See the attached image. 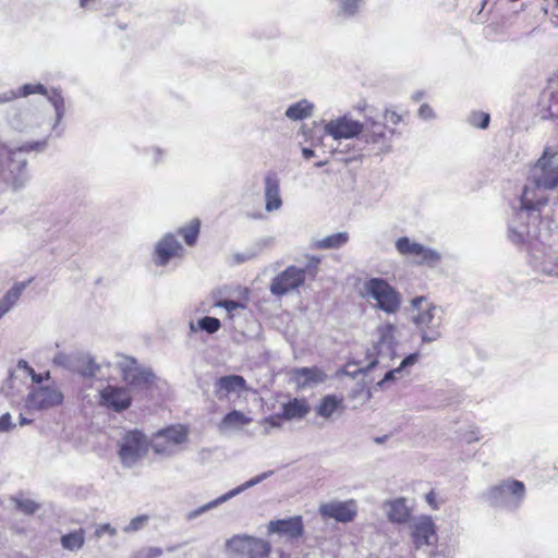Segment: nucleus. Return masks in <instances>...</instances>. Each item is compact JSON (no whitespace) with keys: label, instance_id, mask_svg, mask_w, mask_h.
<instances>
[{"label":"nucleus","instance_id":"f257e3e1","mask_svg":"<svg viewBox=\"0 0 558 558\" xmlns=\"http://www.w3.org/2000/svg\"><path fill=\"white\" fill-rule=\"evenodd\" d=\"M558 186V153L546 147L535 165L530 169L527 182L520 199V219L525 217L537 222L542 209L547 205L548 198L544 191Z\"/></svg>","mask_w":558,"mask_h":558},{"label":"nucleus","instance_id":"f03ea898","mask_svg":"<svg viewBox=\"0 0 558 558\" xmlns=\"http://www.w3.org/2000/svg\"><path fill=\"white\" fill-rule=\"evenodd\" d=\"M19 367L28 372L33 383L25 399L28 411H48L63 403V392L50 379V372L36 373L25 361H20Z\"/></svg>","mask_w":558,"mask_h":558},{"label":"nucleus","instance_id":"7ed1b4c3","mask_svg":"<svg viewBox=\"0 0 558 558\" xmlns=\"http://www.w3.org/2000/svg\"><path fill=\"white\" fill-rule=\"evenodd\" d=\"M411 305L416 311L413 323L421 330L422 341L434 342L438 340L441 337L444 308L425 296L414 298Z\"/></svg>","mask_w":558,"mask_h":558},{"label":"nucleus","instance_id":"20e7f679","mask_svg":"<svg viewBox=\"0 0 558 558\" xmlns=\"http://www.w3.org/2000/svg\"><path fill=\"white\" fill-rule=\"evenodd\" d=\"M524 496V484L511 478L499 482L484 494L490 506L508 511L517 510L522 505Z\"/></svg>","mask_w":558,"mask_h":558},{"label":"nucleus","instance_id":"39448f33","mask_svg":"<svg viewBox=\"0 0 558 558\" xmlns=\"http://www.w3.org/2000/svg\"><path fill=\"white\" fill-rule=\"evenodd\" d=\"M363 298L373 300L375 306L387 314H395L401 305V295L386 280L372 278L364 282Z\"/></svg>","mask_w":558,"mask_h":558},{"label":"nucleus","instance_id":"423d86ee","mask_svg":"<svg viewBox=\"0 0 558 558\" xmlns=\"http://www.w3.org/2000/svg\"><path fill=\"white\" fill-rule=\"evenodd\" d=\"M187 436V427L172 425L157 432L150 440V447L156 454L172 457L180 451L181 445L186 442Z\"/></svg>","mask_w":558,"mask_h":558},{"label":"nucleus","instance_id":"0eeeda50","mask_svg":"<svg viewBox=\"0 0 558 558\" xmlns=\"http://www.w3.org/2000/svg\"><path fill=\"white\" fill-rule=\"evenodd\" d=\"M123 381L132 387L146 389L150 387L155 380V374L148 367L142 366L131 356L119 355L116 363Z\"/></svg>","mask_w":558,"mask_h":558},{"label":"nucleus","instance_id":"6e6552de","mask_svg":"<svg viewBox=\"0 0 558 558\" xmlns=\"http://www.w3.org/2000/svg\"><path fill=\"white\" fill-rule=\"evenodd\" d=\"M25 113L15 104H13V101L7 102L4 105V111L0 114V128L5 136L2 142L10 146L33 145L34 147L31 150H41L45 146V142L19 144L12 138L10 132H22L25 129Z\"/></svg>","mask_w":558,"mask_h":558},{"label":"nucleus","instance_id":"1a4fd4ad","mask_svg":"<svg viewBox=\"0 0 558 558\" xmlns=\"http://www.w3.org/2000/svg\"><path fill=\"white\" fill-rule=\"evenodd\" d=\"M226 549L247 558H265L270 553V544L262 538L238 534L227 539Z\"/></svg>","mask_w":558,"mask_h":558},{"label":"nucleus","instance_id":"9d476101","mask_svg":"<svg viewBox=\"0 0 558 558\" xmlns=\"http://www.w3.org/2000/svg\"><path fill=\"white\" fill-rule=\"evenodd\" d=\"M147 438L138 430L129 432L120 441L119 456L125 466H132L147 452Z\"/></svg>","mask_w":558,"mask_h":558},{"label":"nucleus","instance_id":"9b49d317","mask_svg":"<svg viewBox=\"0 0 558 558\" xmlns=\"http://www.w3.org/2000/svg\"><path fill=\"white\" fill-rule=\"evenodd\" d=\"M304 282L305 270L295 266H289L271 280L269 290L275 296H283L298 291Z\"/></svg>","mask_w":558,"mask_h":558},{"label":"nucleus","instance_id":"f8f14e48","mask_svg":"<svg viewBox=\"0 0 558 558\" xmlns=\"http://www.w3.org/2000/svg\"><path fill=\"white\" fill-rule=\"evenodd\" d=\"M364 123L353 120L349 116H342L325 123L324 132L333 140H350L361 135Z\"/></svg>","mask_w":558,"mask_h":558},{"label":"nucleus","instance_id":"ddd939ff","mask_svg":"<svg viewBox=\"0 0 558 558\" xmlns=\"http://www.w3.org/2000/svg\"><path fill=\"white\" fill-rule=\"evenodd\" d=\"M319 513L325 519H333L340 523L352 522L357 514V504L354 499L325 502L319 506Z\"/></svg>","mask_w":558,"mask_h":558},{"label":"nucleus","instance_id":"4468645a","mask_svg":"<svg viewBox=\"0 0 558 558\" xmlns=\"http://www.w3.org/2000/svg\"><path fill=\"white\" fill-rule=\"evenodd\" d=\"M395 332L396 326L392 324H381L377 327V342L374 347L376 359L369 363V367L381 363L385 359H391L395 354Z\"/></svg>","mask_w":558,"mask_h":558},{"label":"nucleus","instance_id":"2eb2a0df","mask_svg":"<svg viewBox=\"0 0 558 558\" xmlns=\"http://www.w3.org/2000/svg\"><path fill=\"white\" fill-rule=\"evenodd\" d=\"M132 402L129 388L107 385L99 390V404L114 412L126 410Z\"/></svg>","mask_w":558,"mask_h":558},{"label":"nucleus","instance_id":"dca6fc26","mask_svg":"<svg viewBox=\"0 0 558 558\" xmlns=\"http://www.w3.org/2000/svg\"><path fill=\"white\" fill-rule=\"evenodd\" d=\"M269 534H277L287 541L298 539L303 535L304 525L302 517L295 515L288 519L272 520L268 523Z\"/></svg>","mask_w":558,"mask_h":558},{"label":"nucleus","instance_id":"f3484780","mask_svg":"<svg viewBox=\"0 0 558 558\" xmlns=\"http://www.w3.org/2000/svg\"><path fill=\"white\" fill-rule=\"evenodd\" d=\"M411 536L417 548L434 544L436 531L433 519L428 515L415 518L411 523Z\"/></svg>","mask_w":558,"mask_h":558},{"label":"nucleus","instance_id":"a211bd4d","mask_svg":"<svg viewBox=\"0 0 558 558\" xmlns=\"http://www.w3.org/2000/svg\"><path fill=\"white\" fill-rule=\"evenodd\" d=\"M246 389V381L240 375L222 376L214 384V393L219 400L229 399L231 396L239 397Z\"/></svg>","mask_w":558,"mask_h":558},{"label":"nucleus","instance_id":"6ab92c4d","mask_svg":"<svg viewBox=\"0 0 558 558\" xmlns=\"http://www.w3.org/2000/svg\"><path fill=\"white\" fill-rule=\"evenodd\" d=\"M362 136L365 143L376 145L380 153H388L391 148L390 138L385 132V125L371 117L366 116Z\"/></svg>","mask_w":558,"mask_h":558},{"label":"nucleus","instance_id":"aec40b11","mask_svg":"<svg viewBox=\"0 0 558 558\" xmlns=\"http://www.w3.org/2000/svg\"><path fill=\"white\" fill-rule=\"evenodd\" d=\"M547 246H530L529 263L536 270L547 276L558 277V263H545L543 258H554V252Z\"/></svg>","mask_w":558,"mask_h":558},{"label":"nucleus","instance_id":"412c9836","mask_svg":"<svg viewBox=\"0 0 558 558\" xmlns=\"http://www.w3.org/2000/svg\"><path fill=\"white\" fill-rule=\"evenodd\" d=\"M265 210L267 213L278 211L282 205L280 194V181L276 172L269 171L264 179Z\"/></svg>","mask_w":558,"mask_h":558},{"label":"nucleus","instance_id":"4be33fe9","mask_svg":"<svg viewBox=\"0 0 558 558\" xmlns=\"http://www.w3.org/2000/svg\"><path fill=\"white\" fill-rule=\"evenodd\" d=\"M400 254L410 262L420 265L435 266L440 260V255L426 246H397Z\"/></svg>","mask_w":558,"mask_h":558},{"label":"nucleus","instance_id":"5701e85b","mask_svg":"<svg viewBox=\"0 0 558 558\" xmlns=\"http://www.w3.org/2000/svg\"><path fill=\"white\" fill-rule=\"evenodd\" d=\"M327 378V375L317 366L300 367L292 371V379L299 388H312Z\"/></svg>","mask_w":558,"mask_h":558},{"label":"nucleus","instance_id":"b1692460","mask_svg":"<svg viewBox=\"0 0 558 558\" xmlns=\"http://www.w3.org/2000/svg\"><path fill=\"white\" fill-rule=\"evenodd\" d=\"M384 509L389 521L393 523H404L409 520L411 510L407 505L404 498H397L387 500L384 504Z\"/></svg>","mask_w":558,"mask_h":558},{"label":"nucleus","instance_id":"393cba45","mask_svg":"<svg viewBox=\"0 0 558 558\" xmlns=\"http://www.w3.org/2000/svg\"><path fill=\"white\" fill-rule=\"evenodd\" d=\"M31 279L14 283L0 299V319L8 314L19 302L24 290L31 283Z\"/></svg>","mask_w":558,"mask_h":558},{"label":"nucleus","instance_id":"a878e982","mask_svg":"<svg viewBox=\"0 0 558 558\" xmlns=\"http://www.w3.org/2000/svg\"><path fill=\"white\" fill-rule=\"evenodd\" d=\"M310 410L305 399L294 398L282 404V416L287 421L302 420L310 413Z\"/></svg>","mask_w":558,"mask_h":558},{"label":"nucleus","instance_id":"bb28decb","mask_svg":"<svg viewBox=\"0 0 558 558\" xmlns=\"http://www.w3.org/2000/svg\"><path fill=\"white\" fill-rule=\"evenodd\" d=\"M344 409L343 398L337 395L325 396L316 408L317 415L330 418L333 414Z\"/></svg>","mask_w":558,"mask_h":558},{"label":"nucleus","instance_id":"cd10ccee","mask_svg":"<svg viewBox=\"0 0 558 558\" xmlns=\"http://www.w3.org/2000/svg\"><path fill=\"white\" fill-rule=\"evenodd\" d=\"M183 254V246H156L153 254V262L157 266H165L172 259L181 258Z\"/></svg>","mask_w":558,"mask_h":558},{"label":"nucleus","instance_id":"c85d7f7f","mask_svg":"<svg viewBox=\"0 0 558 558\" xmlns=\"http://www.w3.org/2000/svg\"><path fill=\"white\" fill-rule=\"evenodd\" d=\"M252 422L251 417H247L243 412L233 410L229 412L225 417L221 420L219 424V429L221 432L230 430L240 428L244 425H247Z\"/></svg>","mask_w":558,"mask_h":558},{"label":"nucleus","instance_id":"c756f323","mask_svg":"<svg viewBox=\"0 0 558 558\" xmlns=\"http://www.w3.org/2000/svg\"><path fill=\"white\" fill-rule=\"evenodd\" d=\"M313 110L314 105L306 99H302L288 107L286 117L293 121L303 120L311 117Z\"/></svg>","mask_w":558,"mask_h":558},{"label":"nucleus","instance_id":"7c9ffc66","mask_svg":"<svg viewBox=\"0 0 558 558\" xmlns=\"http://www.w3.org/2000/svg\"><path fill=\"white\" fill-rule=\"evenodd\" d=\"M417 360H418L417 353L410 354L400 363V365L397 368L388 371L385 374L384 378L380 381H378L377 385L379 387H385V385L387 383L393 381L397 378L401 377L404 368L414 365L417 362Z\"/></svg>","mask_w":558,"mask_h":558},{"label":"nucleus","instance_id":"2f4dec72","mask_svg":"<svg viewBox=\"0 0 558 558\" xmlns=\"http://www.w3.org/2000/svg\"><path fill=\"white\" fill-rule=\"evenodd\" d=\"M72 368L84 377H92L98 371V365L90 356L80 355L72 363Z\"/></svg>","mask_w":558,"mask_h":558},{"label":"nucleus","instance_id":"473e14b6","mask_svg":"<svg viewBox=\"0 0 558 558\" xmlns=\"http://www.w3.org/2000/svg\"><path fill=\"white\" fill-rule=\"evenodd\" d=\"M85 542V533L78 529L72 533L65 534L61 537V545L63 548L75 551L83 547Z\"/></svg>","mask_w":558,"mask_h":558},{"label":"nucleus","instance_id":"72a5a7b5","mask_svg":"<svg viewBox=\"0 0 558 558\" xmlns=\"http://www.w3.org/2000/svg\"><path fill=\"white\" fill-rule=\"evenodd\" d=\"M46 96L56 111V122L53 125V129H56V126L60 123L65 113L64 98L58 89H52L50 93L48 92V95Z\"/></svg>","mask_w":558,"mask_h":558},{"label":"nucleus","instance_id":"f704fd0d","mask_svg":"<svg viewBox=\"0 0 558 558\" xmlns=\"http://www.w3.org/2000/svg\"><path fill=\"white\" fill-rule=\"evenodd\" d=\"M226 501H228V498H227L226 494H223V495L219 496L218 498H216V499H214L194 510L189 511L185 514V520L193 521L196 518H198L199 515L206 513L209 510L217 508L218 506L222 505Z\"/></svg>","mask_w":558,"mask_h":558},{"label":"nucleus","instance_id":"c9c22d12","mask_svg":"<svg viewBox=\"0 0 558 558\" xmlns=\"http://www.w3.org/2000/svg\"><path fill=\"white\" fill-rule=\"evenodd\" d=\"M274 473V471H267V472H264L255 477H252L251 480L246 481L245 483L241 484L240 486L229 490L228 493H226V496L229 499L238 496L239 494H241L242 492L262 483L263 481H265L266 478H268L269 476H271Z\"/></svg>","mask_w":558,"mask_h":558},{"label":"nucleus","instance_id":"e433bc0d","mask_svg":"<svg viewBox=\"0 0 558 558\" xmlns=\"http://www.w3.org/2000/svg\"><path fill=\"white\" fill-rule=\"evenodd\" d=\"M201 221L198 219L191 220L187 225L181 227L178 233L183 236L186 244H194L198 238Z\"/></svg>","mask_w":558,"mask_h":558},{"label":"nucleus","instance_id":"4c0bfd02","mask_svg":"<svg viewBox=\"0 0 558 558\" xmlns=\"http://www.w3.org/2000/svg\"><path fill=\"white\" fill-rule=\"evenodd\" d=\"M150 517L148 514H140L130 520V522L122 527L124 533H135L143 530L149 522Z\"/></svg>","mask_w":558,"mask_h":558},{"label":"nucleus","instance_id":"58836bf2","mask_svg":"<svg viewBox=\"0 0 558 558\" xmlns=\"http://www.w3.org/2000/svg\"><path fill=\"white\" fill-rule=\"evenodd\" d=\"M197 327L209 335L216 333L220 327L221 323L218 318L211 316H205L197 320Z\"/></svg>","mask_w":558,"mask_h":558},{"label":"nucleus","instance_id":"ea45409f","mask_svg":"<svg viewBox=\"0 0 558 558\" xmlns=\"http://www.w3.org/2000/svg\"><path fill=\"white\" fill-rule=\"evenodd\" d=\"M338 2L339 14L351 17L359 12L362 0H338Z\"/></svg>","mask_w":558,"mask_h":558},{"label":"nucleus","instance_id":"a19ab883","mask_svg":"<svg viewBox=\"0 0 558 558\" xmlns=\"http://www.w3.org/2000/svg\"><path fill=\"white\" fill-rule=\"evenodd\" d=\"M258 253L259 252H258V250H256V247L246 246L241 252H235L232 254L231 263L233 265H239V264L245 263L247 260H251L255 256H257Z\"/></svg>","mask_w":558,"mask_h":558},{"label":"nucleus","instance_id":"79ce46f5","mask_svg":"<svg viewBox=\"0 0 558 558\" xmlns=\"http://www.w3.org/2000/svg\"><path fill=\"white\" fill-rule=\"evenodd\" d=\"M12 501L14 502L16 509L25 514H32L39 508L38 504L29 498L14 497L12 498Z\"/></svg>","mask_w":558,"mask_h":558},{"label":"nucleus","instance_id":"37998d69","mask_svg":"<svg viewBox=\"0 0 558 558\" xmlns=\"http://www.w3.org/2000/svg\"><path fill=\"white\" fill-rule=\"evenodd\" d=\"M214 305L216 307L225 308L230 318H233V313L236 310H244L245 308V304L244 303L238 302V301H232V300H220V301H217Z\"/></svg>","mask_w":558,"mask_h":558},{"label":"nucleus","instance_id":"c03bdc74","mask_svg":"<svg viewBox=\"0 0 558 558\" xmlns=\"http://www.w3.org/2000/svg\"><path fill=\"white\" fill-rule=\"evenodd\" d=\"M350 240L348 232H337L325 236L324 239L315 242L314 244H343Z\"/></svg>","mask_w":558,"mask_h":558},{"label":"nucleus","instance_id":"a18cd8bd","mask_svg":"<svg viewBox=\"0 0 558 558\" xmlns=\"http://www.w3.org/2000/svg\"><path fill=\"white\" fill-rule=\"evenodd\" d=\"M282 413L270 415L262 421V425L265 427V434H269L271 428H280L282 426Z\"/></svg>","mask_w":558,"mask_h":558},{"label":"nucleus","instance_id":"49530a36","mask_svg":"<svg viewBox=\"0 0 558 558\" xmlns=\"http://www.w3.org/2000/svg\"><path fill=\"white\" fill-rule=\"evenodd\" d=\"M489 114L484 112H474L470 117V122L472 125L480 128V129H486L489 124Z\"/></svg>","mask_w":558,"mask_h":558},{"label":"nucleus","instance_id":"de8ad7c7","mask_svg":"<svg viewBox=\"0 0 558 558\" xmlns=\"http://www.w3.org/2000/svg\"><path fill=\"white\" fill-rule=\"evenodd\" d=\"M105 534H108L112 537H114L118 534V531L114 526H112L109 523L99 524L95 531V535L100 538Z\"/></svg>","mask_w":558,"mask_h":558},{"label":"nucleus","instance_id":"09e8293b","mask_svg":"<svg viewBox=\"0 0 558 558\" xmlns=\"http://www.w3.org/2000/svg\"><path fill=\"white\" fill-rule=\"evenodd\" d=\"M14 427L12 416L10 413H4L0 416V433L10 432Z\"/></svg>","mask_w":558,"mask_h":558},{"label":"nucleus","instance_id":"8fccbe9b","mask_svg":"<svg viewBox=\"0 0 558 558\" xmlns=\"http://www.w3.org/2000/svg\"><path fill=\"white\" fill-rule=\"evenodd\" d=\"M162 554V549L159 547H147L141 551L142 558H158Z\"/></svg>","mask_w":558,"mask_h":558},{"label":"nucleus","instance_id":"3c124183","mask_svg":"<svg viewBox=\"0 0 558 558\" xmlns=\"http://www.w3.org/2000/svg\"><path fill=\"white\" fill-rule=\"evenodd\" d=\"M418 116L424 120H428L433 119L435 117V113L428 105L424 104L418 109Z\"/></svg>","mask_w":558,"mask_h":558},{"label":"nucleus","instance_id":"603ef678","mask_svg":"<svg viewBox=\"0 0 558 558\" xmlns=\"http://www.w3.org/2000/svg\"><path fill=\"white\" fill-rule=\"evenodd\" d=\"M384 117L387 121L397 125L401 122V116L393 110L386 109Z\"/></svg>","mask_w":558,"mask_h":558},{"label":"nucleus","instance_id":"864d4df0","mask_svg":"<svg viewBox=\"0 0 558 558\" xmlns=\"http://www.w3.org/2000/svg\"><path fill=\"white\" fill-rule=\"evenodd\" d=\"M513 235L511 238V241L512 242H519V243H525L527 240L525 239V236H530V231H525V230H520V231H513Z\"/></svg>","mask_w":558,"mask_h":558},{"label":"nucleus","instance_id":"5fc2aeb1","mask_svg":"<svg viewBox=\"0 0 558 558\" xmlns=\"http://www.w3.org/2000/svg\"><path fill=\"white\" fill-rule=\"evenodd\" d=\"M148 153L151 154L154 163L160 162L165 156V151L159 147H151Z\"/></svg>","mask_w":558,"mask_h":558},{"label":"nucleus","instance_id":"6e6d98bb","mask_svg":"<svg viewBox=\"0 0 558 558\" xmlns=\"http://www.w3.org/2000/svg\"><path fill=\"white\" fill-rule=\"evenodd\" d=\"M157 244H179L175 233H167Z\"/></svg>","mask_w":558,"mask_h":558},{"label":"nucleus","instance_id":"4d7b16f0","mask_svg":"<svg viewBox=\"0 0 558 558\" xmlns=\"http://www.w3.org/2000/svg\"><path fill=\"white\" fill-rule=\"evenodd\" d=\"M427 504L435 510H437L439 508L437 501H436V494L432 490L429 492L428 494H426V497H425Z\"/></svg>","mask_w":558,"mask_h":558},{"label":"nucleus","instance_id":"13d9d810","mask_svg":"<svg viewBox=\"0 0 558 558\" xmlns=\"http://www.w3.org/2000/svg\"><path fill=\"white\" fill-rule=\"evenodd\" d=\"M548 247H549L548 250H551L554 252L555 257L554 258L545 257V258H543V260L545 263H558V252L556 250H554L553 246H548Z\"/></svg>","mask_w":558,"mask_h":558},{"label":"nucleus","instance_id":"bf43d9fd","mask_svg":"<svg viewBox=\"0 0 558 558\" xmlns=\"http://www.w3.org/2000/svg\"><path fill=\"white\" fill-rule=\"evenodd\" d=\"M465 440H466L468 442H473V441H477V440H480V437L477 436V433H476V432L472 430V432L470 433V435H466V436H465Z\"/></svg>","mask_w":558,"mask_h":558},{"label":"nucleus","instance_id":"052dcab7","mask_svg":"<svg viewBox=\"0 0 558 558\" xmlns=\"http://www.w3.org/2000/svg\"><path fill=\"white\" fill-rule=\"evenodd\" d=\"M314 154H315L314 150L311 148L305 147L302 149V155L305 159H310L311 157L314 156Z\"/></svg>","mask_w":558,"mask_h":558},{"label":"nucleus","instance_id":"680f3d73","mask_svg":"<svg viewBox=\"0 0 558 558\" xmlns=\"http://www.w3.org/2000/svg\"><path fill=\"white\" fill-rule=\"evenodd\" d=\"M32 422H33V420L27 418V417L23 416L22 414L20 415V425L21 426L29 425Z\"/></svg>","mask_w":558,"mask_h":558},{"label":"nucleus","instance_id":"e2e57ef3","mask_svg":"<svg viewBox=\"0 0 558 558\" xmlns=\"http://www.w3.org/2000/svg\"><path fill=\"white\" fill-rule=\"evenodd\" d=\"M395 244H412L409 240V238L407 236H401L399 238Z\"/></svg>","mask_w":558,"mask_h":558},{"label":"nucleus","instance_id":"0e129e2a","mask_svg":"<svg viewBox=\"0 0 558 558\" xmlns=\"http://www.w3.org/2000/svg\"><path fill=\"white\" fill-rule=\"evenodd\" d=\"M189 327H190L191 332H196V331L201 330V329L197 327V322H196V323H194V322H190Z\"/></svg>","mask_w":558,"mask_h":558},{"label":"nucleus","instance_id":"69168bd1","mask_svg":"<svg viewBox=\"0 0 558 558\" xmlns=\"http://www.w3.org/2000/svg\"><path fill=\"white\" fill-rule=\"evenodd\" d=\"M63 360H65L64 355H59L54 359V362L58 364H63Z\"/></svg>","mask_w":558,"mask_h":558},{"label":"nucleus","instance_id":"338daca9","mask_svg":"<svg viewBox=\"0 0 558 558\" xmlns=\"http://www.w3.org/2000/svg\"><path fill=\"white\" fill-rule=\"evenodd\" d=\"M5 210H7V205H5V203H3V202H1V201H0V216H1L2 214H4V211H5Z\"/></svg>","mask_w":558,"mask_h":558},{"label":"nucleus","instance_id":"774afa93","mask_svg":"<svg viewBox=\"0 0 558 558\" xmlns=\"http://www.w3.org/2000/svg\"><path fill=\"white\" fill-rule=\"evenodd\" d=\"M422 97H423V93H422V92L415 93V94L413 95V99H414L415 101H418Z\"/></svg>","mask_w":558,"mask_h":558}]
</instances>
